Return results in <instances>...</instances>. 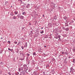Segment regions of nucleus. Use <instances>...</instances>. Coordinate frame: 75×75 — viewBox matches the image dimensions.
I'll use <instances>...</instances> for the list:
<instances>
[{"mask_svg":"<svg viewBox=\"0 0 75 75\" xmlns=\"http://www.w3.org/2000/svg\"><path fill=\"white\" fill-rule=\"evenodd\" d=\"M70 70L71 72H74V69L72 68V67H71L70 68Z\"/></svg>","mask_w":75,"mask_h":75,"instance_id":"f257e3e1","label":"nucleus"},{"mask_svg":"<svg viewBox=\"0 0 75 75\" xmlns=\"http://www.w3.org/2000/svg\"><path fill=\"white\" fill-rule=\"evenodd\" d=\"M20 19H24V17L23 16H21L20 17Z\"/></svg>","mask_w":75,"mask_h":75,"instance_id":"f03ea898","label":"nucleus"},{"mask_svg":"<svg viewBox=\"0 0 75 75\" xmlns=\"http://www.w3.org/2000/svg\"><path fill=\"white\" fill-rule=\"evenodd\" d=\"M16 53H18L19 52V49H16Z\"/></svg>","mask_w":75,"mask_h":75,"instance_id":"7ed1b4c3","label":"nucleus"},{"mask_svg":"<svg viewBox=\"0 0 75 75\" xmlns=\"http://www.w3.org/2000/svg\"><path fill=\"white\" fill-rule=\"evenodd\" d=\"M30 72V70L29 69H27L26 70V73H28V72Z\"/></svg>","mask_w":75,"mask_h":75,"instance_id":"20e7f679","label":"nucleus"},{"mask_svg":"<svg viewBox=\"0 0 75 75\" xmlns=\"http://www.w3.org/2000/svg\"><path fill=\"white\" fill-rule=\"evenodd\" d=\"M30 4H28L26 6V7L28 8H29V7H30Z\"/></svg>","mask_w":75,"mask_h":75,"instance_id":"39448f33","label":"nucleus"},{"mask_svg":"<svg viewBox=\"0 0 75 75\" xmlns=\"http://www.w3.org/2000/svg\"><path fill=\"white\" fill-rule=\"evenodd\" d=\"M8 50H9V51H10L11 52H12L13 51V49H11L9 48H8Z\"/></svg>","mask_w":75,"mask_h":75,"instance_id":"423d86ee","label":"nucleus"},{"mask_svg":"<svg viewBox=\"0 0 75 75\" xmlns=\"http://www.w3.org/2000/svg\"><path fill=\"white\" fill-rule=\"evenodd\" d=\"M57 16L55 15L54 16V20H57Z\"/></svg>","mask_w":75,"mask_h":75,"instance_id":"0eeeda50","label":"nucleus"},{"mask_svg":"<svg viewBox=\"0 0 75 75\" xmlns=\"http://www.w3.org/2000/svg\"><path fill=\"white\" fill-rule=\"evenodd\" d=\"M5 2V5H6V6H7V5H8V1H6Z\"/></svg>","mask_w":75,"mask_h":75,"instance_id":"6e6552de","label":"nucleus"},{"mask_svg":"<svg viewBox=\"0 0 75 75\" xmlns=\"http://www.w3.org/2000/svg\"><path fill=\"white\" fill-rule=\"evenodd\" d=\"M51 23H49L48 25V27H51Z\"/></svg>","mask_w":75,"mask_h":75,"instance_id":"1a4fd4ad","label":"nucleus"},{"mask_svg":"<svg viewBox=\"0 0 75 75\" xmlns=\"http://www.w3.org/2000/svg\"><path fill=\"white\" fill-rule=\"evenodd\" d=\"M14 13H15V14H18V11H15L14 12Z\"/></svg>","mask_w":75,"mask_h":75,"instance_id":"9d476101","label":"nucleus"},{"mask_svg":"<svg viewBox=\"0 0 75 75\" xmlns=\"http://www.w3.org/2000/svg\"><path fill=\"white\" fill-rule=\"evenodd\" d=\"M65 30L66 31H69V28H67L65 29Z\"/></svg>","mask_w":75,"mask_h":75,"instance_id":"9b49d317","label":"nucleus"},{"mask_svg":"<svg viewBox=\"0 0 75 75\" xmlns=\"http://www.w3.org/2000/svg\"><path fill=\"white\" fill-rule=\"evenodd\" d=\"M65 54L66 55H68V54H69V53L68 52H65Z\"/></svg>","mask_w":75,"mask_h":75,"instance_id":"f8f14e48","label":"nucleus"},{"mask_svg":"<svg viewBox=\"0 0 75 75\" xmlns=\"http://www.w3.org/2000/svg\"><path fill=\"white\" fill-rule=\"evenodd\" d=\"M13 43H14V44H17V41H14L13 42Z\"/></svg>","mask_w":75,"mask_h":75,"instance_id":"ddd939ff","label":"nucleus"},{"mask_svg":"<svg viewBox=\"0 0 75 75\" xmlns=\"http://www.w3.org/2000/svg\"><path fill=\"white\" fill-rule=\"evenodd\" d=\"M21 60V61H23V60H24V59H21L20 58L19 60V61H20V60Z\"/></svg>","mask_w":75,"mask_h":75,"instance_id":"4468645a","label":"nucleus"},{"mask_svg":"<svg viewBox=\"0 0 75 75\" xmlns=\"http://www.w3.org/2000/svg\"><path fill=\"white\" fill-rule=\"evenodd\" d=\"M27 47V44H25V46H24V47L25 48Z\"/></svg>","mask_w":75,"mask_h":75,"instance_id":"2eb2a0df","label":"nucleus"},{"mask_svg":"<svg viewBox=\"0 0 75 75\" xmlns=\"http://www.w3.org/2000/svg\"><path fill=\"white\" fill-rule=\"evenodd\" d=\"M19 74V73L18 72H17V73H16L15 75H18Z\"/></svg>","mask_w":75,"mask_h":75,"instance_id":"dca6fc26","label":"nucleus"},{"mask_svg":"<svg viewBox=\"0 0 75 75\" xmlns=\"http://www.w3.org/2000/svg\"><path fill=\"white\" fill-rule=\"evenodd\" d=\"M10 15H11V16H14V15H13V13H11L10 14Z\"/></svg>","mask_w":75,"mask_h":75,"instance_id":"f3484780","label":"nucleus"},{"mask_svg":"<svg viewBox=\"0 0 75 75\" xmlns=\"http://www.w3.org/2000/svg\"><path fill=\"white\" fill-rule=\"evenodd\" d=\"M33 55H35V52H33Z\"/></svg>","mask_w":75,"mask_h":75,"instance_id":"a211bd4d","label":"nucleus"},{"mask_svg":"<svg viewBox=\"0 0 75 75\" xmlns=\"http://www.w3.org/2000/svg\"><path fill=\"white\" fill-rule=\"evenodd\" d=\"M26 55H27V56L28 57H29V56H30V54H29L28 53H27L26 54Z\"/></svg>","mask_w":75,"mask_h":75,"instance_id":"6ab92c4d","label":"nucleus"},{"mask_svg":"<svg viewBox=\"0 0 75 75\" xmlns=\"http://www.w3.org/2000/svg\"><path fill=\"white\" fill-rule=\"evenodd\" d=\"M63 18H64V20H66V19H67V18L66 17V16H64L63 17Z\"/></svg>","mask_w":75,"mask_h":75,"instance_id":"aec40b11","label":"nucleus"},{"mask_svg":"<svg viewBox=\"0 0 75 75\" xmlns=\"http://www.w3.org/2000/svg\"><path fill=\"white\" fill-rule=\"evenodd\" d=\"M54 38H56V39H58V37L55 36L54 37Z\"/></svg>","mask_w":75,"mask_h":75,"instance_id":"412c9836","label":"nucleus"},{"mask_svg":"<svg viewBox=\"0 0 75 75\" xmlns=\"http://www.w3.org/2000/svg\"><path fill=\"white\" fill-rule=\"evenodd\" d=\"M22 14H23V15H25V12H24Z\"/></svg>","mask_w":75,"mask_h":75,"instance_id":"4be33fe9","label":"nucleus"},{"mask_svg":"<svg viewBox=\"0 0 75 75\" xmlns=\"http://www.w3.org/2000/svg\"><path fill=\"white\" fill-rule=\"evenodd\" d=\"M58 37L59 38V39H60V37H61V35H59L58 36Z\"/></svg>","mask_w":75,"mask_h":75,"instance_id":"5701e85b","label":"nucleus"},{"mask_svg":"<svg viewBox=\"0 0 75 75\" xmlns=\"http://www.w3.org/2000/svg\"><path fill=\"white\" fill-rule=\"evenodd\" d=\"M13 19H16V18H16V17L13 16Z\"/></svg>","mask_w":75,"mask_h":75,"instance_id":"b1692460","label":"nucleus"},{"mask_svg":"<svg viewBox=\"0 0 75 75\" xmlns=\"http://www.w3.org/2000/svg\"><path fill=\"white\" fill-rule=\"evenodd\" d=\"M62 29H63V30H65V27H63L62 28Z\"/></svg>","mask_w":75,"mask_h":75,"instance_id":"393cba45","label":"nucleus"},{"mask_svg":"<svg viewBox=\"0 0 75 75\" xmlns=\"http://www.w3.org/2000/svg\"><path fill=\"white\" fill-rule=\"evenodd\" d=\"M74 52H75V48H74L73 49Z\"/></svg>","mask_w":75,"mask_h":75,"instance_id":"a878e982","label":"nucleus"},{"mask_svg":"<svg viewBox=\"0 0 75 75\" xmlns=\"http://www.w3.org/2000/svg\"><path fill=\"white\" fill-rule=\"evenodd\" d=\"M18 71H19V72H20V71H21V69L19 68L18 69Z\"/></svg>","mask_w":75,"mask_h":75,"instance_id":"bb28decb","label":"nucleus"},{"mask_svg":"<svg viewBox=\"0 0 75 75\" xmlns=\"http://www.w3.org/2000/svg\"><path fill=\"white\" fill-rule=\"evenodd\" d=\"M44 33V31H42L40 32V33L41 34H42V33Z\"/></svg>","mask_w":75,"mask_h":75,"instance_id":"cd10ccee","label":"nucleus"},{"mask_svg":"<svg viewBox=\"0 0 75 75\" xmlns=\"http://www.w3.org/2000/svg\"><path fill=\"white\" fill-rule=\"evenodd\" d=\"M21 47L22 48V50H24V47L23 46H22Z\"/></svg>","mask_w":75,"mask_h":75,"instance_id":"c85d7f7f","label":"nucleus"},{"mask_svg":"<svg viewBox=\"0 0 75 75\" xmlns=\"http://www.w3.org/2000/svg\"><path fill=\"white\" fill-rule=\"evenodd\" d=\"M62 54H64V52H62Z\"/></svg>","mask_w":75,"mask_h":75,"instance_id":"c756f323","label":"nucleus"},{"mask_svg":"<svg viewBox=\"0 0 75 75\" xmlns=\"http://www.w3.org/2000/svg\"><path fill=\"white\" fill-rule=\"evenodd\" d=\"M39 67H40L39 66H37V69H38Z\"/></svg>","mask_w":75,"mask_h":75,"instance_id":"7c9ffc66","label":"nucleus"},{"mask_svg":"<svg viewBox=\"0 0 75 75\" xmlns=\"http://www.w3.org/2000/svg\"><path fill=\"white\" fill-rule=\"evenodd\" d=\"M8 42L9 43V44H10V41H8Z\"/></svg>","mask_w":75,"mask_h":75,"instance_id":"2f4dec72","label":"nucleus"},{"mask_svg":"<svg viewBox=\"0 0 75 75\" xmlns=\"http://www.w3.org/2000/svg\"><path fill=\"white\" fill-rule=\"evenodd\" d=\"M72 61H73V62H74V63H75V60H73Z\"/></svg>","mask_w":75,"mask_h":75,"instance_id":"473e14b6","label":"nucleus"},{"mask_svg":"<svg viewBox=\"0 0 75 75\" xmlns=\"http://www.w3.org/2000/svg\"><path fill=\"white\" fill-rule=\"evenodd\" d=\"M8 74H9V75H11V74H10V72H9L8 73Z\"/></svg>","mask_w":75,"mask_h":75,"instance_id":"72a5a7b5","label":"nucleus"},{"mask_svg":"<svg viewBox=\"0 0 75 75\" xmlns=\"http://www.w3.org/2000/svg\"><path fill=\"white\" fill-rule=\"evenodd\" d=\"M13 61H15V58H14V59H13Z\"/></svg>","mask_w":75,"mask_h":75,"instance_id":"f704fd0d","label":"nucleus"},{"mask_svg":"<svg viewBox=\"0 0 75 75\" xmlns=\"http://www.w3.org/2000/svg\"><path fill=\"white\" fill-rule=\"evenodd\" d=\"M23 75H25V73H23Z\"/></svg>","mask_w":75,"mask_h":75,"instance_id":"c9c22d12","label":"nucleus"},{"mask_svg":"<svg viewBox=\"0 0 75 75\" xmlns=\"http://www.w3.org/2000/svg\"><path fill=\"white\" fill-rule=\"evenodd\" d=\"M29 25H31V24L30 23H29Z\"/></svg>","mask_w":75,"mask_h":75,"instance_id":"e433bc0d","label":"nucleus"},{"mask_svg":"<svg viewBox=\"0 0 75 75\" xmlns=\"http://www.w3.org/2000/svg\"><path fill=\"white\" fill-rule=\"evenodd\" d=\"M18 44H19V42H18V43L17 44V45H19Z\"/></svg>","mask_w":75,"mask_h":75,"instance_id":"4c0bfd02","label":"nucleus"},{"mask_svg":"<svg viewBox=\"0 0 75 75\" xmlns=\"http://www.w3.org/2000/svg\"><path fill=\"white\" fill-rule=\"evenodd\" d=\"M42 17H44V15H42Z\"/></svg>","mask_w":75,"mask_h":75,"instance_id":"58836bf2","label":"nucleus"},{"mask_svg":"<svg viewBox=\"0 0 75 75\" xmlns=\"http://www.w3.org/2000/svg\"><path fill=\"white\" fill-rule=\"evenodd\" d=\"M1 40H2V39H3V38H1Z\"/></svg>","mask_w":75,"mask_h":75,"instance_id":"ea45409f","label":"nucleus"},{"mask_svg":"<svg viewBox=\"0 0 75 75\" xmlns=\"http://www.w3.org/2000/svg\"><path fill=\"white\" fill-rule=\"evenodd\" d=\"M18 17H20V16H18Z\"/></svg>","mask_w":75,"mask_h":75,"instance_id":"a19ab883","label":"nucleus"},{"mask_svg":"<svg viewBox=\"0 0 75 75\" xmlns=\"http://www.w3.org/2000/svg\"><path fill=\"white\" fill-rule=\"evenodd\" d=\"M41 29H43V27H42L41 28Z\"/></svg>","mask_w":75,"mask_h":75,"instance_id":"79ce46f5","label":"nucleus"},{"mask_svg":"<svg viewBox=\"0 0 75 75\" xmlns=\"http://www.w3.org/2000/svg\"><path fill=\"white\" fill-rule=\"evenodd\" d=\"M44 47H45V48L46 47V46H45H45H44Z\"/></svg>","mask_w":75,"mask_h":75,"instance_id":"37998d69","label":"nucleus"},{"mask_svg":"<svg viewBox=\"0 0 75 75\" xmlns=\"http://www.w3.org/2000/svg\"><path fill=\"white\" fill-rule=\"evenodd\" d=\"M51 38V37H49V38Z\"/></svg>","mask_w":75,"mask_h":75,"instance_id":"c03bdc74","label":"nucleus"},{"mask_svg":"<svg viewBox=\"0 0 75 75\" xmlns=\"http://www.w3.org/2000/svg\"><path fill=\"white\" fill-rule=\"evenodd\" d=\"M73 59V60H75V59Z\"/></svg>","mask_w":75,"mask_h":75,"instance_id":"a18cd8bd","label":"nucleus"},{"mask_svg":"<svg viewBox=\"0 0 75 75\" xmlns=\"http://www.w3.org/2000/svg\"><path fill=\"white\" fill-rule=\"evenodd\" d=\"M51 35H52L51 34V35H50V36H51Z\"/></svg>","mask_w":75,"mask_h":75,"instance_id":"49530a36","label":"nucleus"},{"mask_svg":"<svg viewBox=\"0 0 75 75\" xmlns=\"http://www.w3.org/2000/svg\"><path fill=\"white\" fill-rule=\"evenodd\" d=\"M13 7L12 6H11V7Z\"/></svg>","mask_w":75,"mask_h":75,"instance_id":"de8ad7c7","label":"nucleus"},{"mask_svg":"<svg viewBox=\"0 0 75 75\" xmlns=\"http://www.w3.org/2000/svg\"><path fill=\"white\" fill-rule=\"evenodd\" d=\"M44 54V55H45V53Z\"/></svg>","mask_w":75,"mask_h":75,"instance_id":"09e8293b","label":"nucleus"},{"mask_svg":"<svg viewBox=\"0 0 75 75\" xmlns=\"http://www.w3.org/2000/svg\"><path fill=\"white\" fill-rule=\"evenodd\" d=\"M14 16V17H15V16Z\"/></svg>","mask_w":75,"mask_h":75,"instance_id":"8fccbe9b","label":"nucleus"},{"mask_svg":"<svg viewBox=\"0 0 75 75\" xmlns=\"http://www.w3.org/2000/svg\"><path fill=\"white\" fill-rule=\"evenodd\" d=\"M54 59V60H55V59Z\"/></svg>","mask_w":75,"mask_h":75,"instance_id":"3c124183","label":"nucleus"},{"mask_svg":"<svg viewBox=\"0 0 75 75\" xmlns=\"http://www.w3.org/2000/svg\"><path fill=\"white\" fill-rule=\"evenodd\" d=\"M1 52H3V51H1Z\"/></svg>","mask_w":75,"mask_h":75,"instance_id":"603ef678","label":"nucleus"},{"mask_svg":"<svg viewBox=\"0 0 75 75\" xmlns=\"http://www.w3.org/2000/svg\"><path fill=\"white\" fill-rule=\"evenodd\" d=\"M1 53V54H2V53Z\"/></svg>","mask_w":75,"mask_h":75,"instance_id":"864d4df0","label":"nucleus"},{"mask_svg":"<svg viewBox=\"0 0 75 75\" xmlns=\"http://www.w3.org/2000/svg\"><path fill=\"white\" fill-rule=\"evenodd\" d=\"M6 51H5V52Z\"/></svg>","mask_w":75,"mask_h":75,"instance_id":"5fc2aeb1","label":"nucleus"},{"mask_svg":"<svg viewBox=\"0 0 75 75\" xmlns=\"http://www.w3.org/2000/svg\"><path fill=\"white\" fill-rule=\"evenodd\" d=\"M6 53V52H5V53Z\"/></svg>","mask_w":75,"mask_h":75,"instance_id":"6e6d98bb","label":"nucleus"}]
</instances>
